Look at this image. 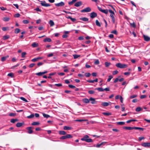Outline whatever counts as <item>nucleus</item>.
Here are the masks:
<instances>
[{
    "label": "nucleus",
    "mask_w": 150,
    "mask_h": 150,
    "mask_svg": "<svg viewBox=\"0 0 150 150\" xmlns=\"http://www.w3.org/2000/svg\"><path fill=\"white\" fill-rule=\"evenodd\" d=\"M40 124V123L39 122H34L31 123L32 125H38Z\"/></svg>",
    "instance_id": "nucleus-19"
},
{
    "label": "nucleus",
    "mask_w": 150,
    "mask_h": 150,
    "mask_svg": "<svg viewBox=\"0 0 150 150\" xmlns=\"http://www.w3.org/2000/svg\"><path fill=\"white\" fill-rule=\"evenodd\" d=\"M8 76L11 77H13L14 74L13 73H10L8 74Z\"/></svg>",
    "instance_id": "nucleus-47"
},
{
    "label": "nucleus",
    "mask_w": 150,
    "mask_h": 150,
    "mask_svg": "<svg viewBox=\"0 0 150 150\" xmlns=\"http://www.w3.org/2000/svg\"><path fill=\"white\" fill-rule=\"evenodd\" d=\"M94 63L95 64H99V61L98 59H96L94 62Z\"/></svg>",
    "instance_id": "nucleus-52"
},
{
    "label": "nucleus",
    "mask_w": 150,
    "mask_h": 150,
    "mask_svg": "<svg viewBox=\"0 0 150 150\" xmlns=\"http://www.w3.org/2000/svg\"><path fill=\"white\" fill-rule=\"evenodd\" d=\"M97 90H98L99 91H104V89L101 88H98L96 89Z\"/></svg>",
    "instance_id": "nucleus-37"
},
{
    "label": "nucleus",
    "mask_w": 150,
    "mask_h": 150,
    "mask_svg": "<svg viewBox=\"0 0 150 150\" xmlns=\"http://www.w3.org/2000/svg\"><path fill=\"white\" fill-rule=\"evenodd\" d=\"M49 24H50V26H53L54 24V22L51 20L50 21Z\"/></svg>",
    "instance_id": "nucleus-25"
},
{
    "label": "nucleus",
    "mask_w": 150,
    "mask_h": 150,
    "mask_svg": "<svg viewBox=\"0 0 150 150\" xmlns=\"http://www.w3.org/2000/svg\"><path fill=\"white\" fill-rule=\"evenodd\" d=\"M130 74V73L129 72H126L124 73V74L125 75L129 76Z\"/></svg>",
    "instance_id": "nucleus-62"
},
{
    "label": "nucleus",
    "mask_w": 150,
    "mask_h": 150,
    "mask_svg": "<svg viewBox=\"0 0 150 150\" xmlns=\"http://www.w3.org/2000/svg\"><path fill=\"white\" fill-rule=\"evenodd\" d=\"M123 128L127 130H132L134 129V127H124Z\"/></svg>",
    "instance_id": "nucleus-12"
},
{
    "label": "nucleus",
    "mask_w": 150,
    "mask_h": 150,
    "mask_svg": "<svg viewBox=\"0 0 150 150\" xmlns=\"http://www.w3.org/2000/svg\"><path fill=\"white\" fill-rule=\"evenodd\" d=\"M76 1V0H72V1H71L69 2L68 3V4L69 5H72Z\"/></svg>",
    "instance_id": "nucleus-35"
},
{
    "label": "nucleus",
    "mask_w": 150,
    "mask_h": 150,
    "mask_svg": "<svg viewBox=\"0 0 150 150\" xmlns=\"http://www.w3.org/2000/svg\"><path fill=\"white\" fill-rule=\"evenodd\" d=\"M38 59L37 58H34L31 60V61L32 62H35L38 61Z\"/></svg>",
    "instance_id": "nucleus-54"
},
{
    "label": "nucleus",
    "mask_w": 150,
    "mask_h": 150,
    "mask_svg": "<svg viewBox=\"0 0 150 150\" xmlns=\"http://www.w3.org/2000/svg\"><path fill=\"white\" fill-rule=\"evenodd\" d=\"M23 124V123H21V122H18L16 124V126L17 127H21Z\"/></svg>",
    "instance_id": "nucleus-23"
},
{
    "label": "nucleus",
    "mask_w": 150,
    "mask_h": 150,
    "mask_svg": "<svg viewBox=\"0 0 150 150\" xmlns=\"http://www.w3.org/2000/svg\"><path fill=\"white\" fill-rule=\"evenodd\" d=\"M89 137L88 135H85L82 138H81L82 141H85L86 142L90 143L93 142L91 139L89 138Z\"/></svg>",
    "instance_id": "nucleus-1"
},
{
    "label": "nucleus",
    "mask_w": 150,
    "mask_h": 150,
    "mask_svg": "<svg viewBox=\"0 0 150 150\" xmlns=\"http://www.w3.org/2000/svg\"><path fill=\"white\" fill-rule=\"evenodd\" d=\"M118 72L117 70H115L114 71L112 72V74L113 75H115L118 73Z\"/></svg>",
    "instance_id": "nucleus-56"
},
{
    "label": "nucleus",
    "mask_w": 150,
    "mask_h": 150,
    "mask_svg": "<svg viewBox=\"0 0 150 150\" xmlns=\"http://www.w3.org/2000/svg\"><path fill=\"white\" fill-rule=\"evenodd\" d=\"M58 74L59 75L63 76L65 74L63 72H59L58 73Z\"/></svg>",
    "instance_id": "nucleus-64"
},
{
    "label": "nucleus",
    "mask_w": 150,
    "mask_h": 150,
    "mask_svg": "<svg viewBox=\"0 0 150 150\" xmlns=\"http://www.w3.org/2000/svg\"><path fill=\"white\" fill-rule=\"evenodd\" d=\"M74 59H76L78 57H79L80 56L77 54H73V55Z\"/></svg>",
    "instance_id": "nucleus-41"
},
{
    "label": "nucleus",
    "mask_w": 150,
    "mask_h": 150,
    "mask_svg": "<svg viewBox=\"0 0 150 150\" xmlns=\"http://www.w3.org/2000/svg\"><path fill=\"white\" fill-rule=\"evenodd\" d=\"M82 4L81 1H78L76 2L74 4V6L76 7H79Z\"/></svg>",
    "instance_id": "nucleus-11"
},
{
    "label": "nucleus",
    "mask_w": 150,
    "mask_h": 150,
    "mask_svg": "<svg viewBox=\"0 0 150 150\" xmlns=\"http://www.w3.org/2000/svg\"><path fill=\"white\" fill-rule=\"evenodd\" d=\"M63 129L64 130H71V129L72 128L71 127L67 126H64L63 127Z\"/></svg>",
    "instance_id": "nucleus-18"
},
{
    "label": "nucleus",
    "mask_w": 150,
    "mask_h": 150,
    "mask_svg": "<svg viewBox=\"0 0 150 150\" xmlns=\"http://www.w3.org/2000/svg\"><path fill=\"white\" fill-rule=\"evenodd\" d=\"M139 129L141 131H143L144 129L140 127H134V129Z\"/></svg>",
    "instance_id": "nucleus-27"
},
{
    "label": "nucleus",
    "mask_w": 150,
    "mask_h": 150,
    "mask_svg": "<svg viewBox=\"0 0 150 150\" xmlns=\"http://www.w3.org/2000/svg\"><path fill=\"white\" fill-rule=\"evenodd\" d=\"M38 43L36 42H33L32 45V46L34 47H36L38 46Z\"/></svg>",
    "instance_id": "nucleus-24"
},
{
    "label": "nucleus",
    "mask_w": 150,
    "mask_h": 150,
    "mask_svg": "<svg viewBox=\"0 0 150 150\" xmlns=\"http://www.w3.org/2000/svg\"><path fill=\"white\" fill-rule=\"evenodd\" d=\"M20 30L18 28H16L15 29V33H18L20 32Z\"/></svg>",
    "instance_id": "nucleus-38"
},
{
    "label": "nucleus",
    "mask_w": 150,
    "mask_h": 150,
    "mask_svg": "<svg viewBox=\"0 0 150 150\" xmlns=\"http://www.w3.org/2000/svg\"><path fill=\"white\" fill-rule=\"evenodd\" d=\"M89 100H90V101H91V103L92 104H95L96 103V101L95 100V99L92 97L89 98Z\"/></svg>",
    "instance_id": "nucleus-10"
},
{
    "label": "nucleus",
    "mask_w": 150,
    "mask_h": 150,
    "mask_svg": "<svg viewBox=\"0 0 150 150\" xmlns=\"http://www.w3.org/2000/svg\"><path fill=\"white\" fill-rule=\"evenodd\" d=\"M36 75H38V76H41L43 75L42 72H39L37 73H36Z\"/></svg>",
    "instance_id": "nucleus-42"
},
{
    "label": "nucleus",
    "mask_w": 150,
    "mask_h": 150,
    "mask_svg": "<svg viewBox=\"0 0 150 150\" xmlns=\"http://www.w3.org/2000/svg\"><path fill=\"white\" fill-rule=\"evenodd\" d=\"M0 9L1 10H2V11H4V10H6V8H5L4 7H0Z\"/></svg>",
    "instance_id": "nucleus-61"
},
{
    "label": "nucleus",
    "mask_w": 150,
    "mask_h": 150,
    "mask_svg": "<svg viewBox=\"0 0 150 150\" xmlns=\"http://www.w3.org/2000/svg\"><path fill=\"white\" fill-rule=\"evenodd\" d=\"M43 63L42 62H39L37 64V65L38 66H40L43 65Z\"/></svg>",
    "instance_id": "nucleus-60"
},
{
    "label": "nucleus",
    "mask_w": 150,
    "mask_h": 150,
    "mask_svg": "<svg viewBox=\"0 0 150 150\" xmlns=\"http://www.w3.org/2000/svg\"><path fill=\"white\" fill-rule=\"evenodd\" d=\"M80 19L84 21H87L88 20V19L86 17L80 18Z\"/></svg>",
    "instance_id": "nucleus-20"
},
{
    "label": "nucleus",
    "mask_w": 150,
    "mask_h": 150,
    "mask_svg": "<svg viewBox=\"0 0 150 150\" xmlns=\"http://www.w3.org/2000/svg\"><path fill=\"white\" fill-rule=\"evenodd\" d=\"M34 116V115L33 114H31L30 115L28 116L27 117L28 118H31L33 117Z\"/></svg>",
    "instance_id": "nucleus-40"
},
{
    "label": "nucleus",
    "mask_w": 150,
    "mask_h": 150,
    "mask_svg": "<svg viewBox=\"0 0 150 150\" xmlns=\"http://www.w3.org/2000/svg\"><path fill=\"white\" fill-rule=\"evenodd\" d=\"M19 65H20V64L17 63L16 65H14V66H13V67H11V68L12 69H14L16 67L19 66Z\"/></svg>",
    "instance_id": "nucleus-49"
},
{
    "label": "nucleus",
    "mask_w": 150,
    "mask_h": 150,
    "mask_svg": "<svg viewBox=\"0 0 150 150\" xmlns=\"http://www.w3.org/2000/svg\"><path fill=\"white\" fill-rule=\"evenodd\" d=\"M20 98L21 100H22L25 102H28V100L25 99V98H24V97H21Z\"/></svg>",
    "instance_id": "nucleus-39"
},
{
    "label": "nucleus",
    "mask_w": 150,
    "mask_h": 150,
    "mask_svg": "<svg viewBox=\"0 0 150 150\" xmlns=\"http://www.w3.org/2000/svg\"><path fill=\"white\" fill-rule=\"evenodd\" d=\"M55 5L56 6L60 7L64 6L65 4L63 2L61 1L60 3L55 4Z\"/></svg>",
    "instance_id": "nucleus-5"
},
{
    "label": "nucleus",
    "mask_w": 150,
    "mask_h": 150,
    "mask_svg": "<svg viewBox=\"0 0 150 150\" xmlns=\"http://www.w3.org/2000/svg\"><path fill=\"white\" fill-rule=\"evenodd\" d=\"M43 116L45 117L48 118L50 117V116L47 114H46L44 113L42 114Z\"/></svg>",
    "instance_id": "nucleus-33"
},
{
    "label": "nucleus",
    "mask_w": 150,
    "mask_h": 150,
    "mask_svg": "<svg viewBox=\"0 0 150 150\" xmlns=\"http://www.w3.org/2000/svg\"><path fill=\"white\" fill-rule=\"evenodd\" d=\"M41 2L40 4L42 6L45 7H48L50 6V5L49 4H47L46 3L45 1H40Z\"/></svg>",
    "instance_id": "nucleus-3"
},
{
    "label": "nucleus",
    "mask_w": 150,
    "mask_h": 150,
    "mask_svg": "<svg viewBox=\"0 0 150 150\" xmlns=\"http://www.w3.org/2000/svg\"><path fill=\"white\" fill-rule=\"evenodd\" d=\"M52 41L51 39L49 38H46L43 41L44 42H51Z\"/></svg>",
    "instance_id": "nucleus-16"
},
{
    "label": "nucleus",
    "mask_w": 150,
    "mask_h": 150,
    "mask_svg": "<svg viewBox=\"0 0 150 150\" xmlns=\"http://www.w3.org/2000/svg\"><path fill=\"white\" fill-rule=\"evenodd\" d=\"M97 14L94 12L91 13L90 14V17L91 18H93L97 16Z\"/></svg>",
    "instance_id": "nucleus-6"
},
{
    "label": "nucleus",
    "mask_w": 150,
    "mask_h": 150,
    "mask_svg": "<svg viewBox=\"0 0 150 150\" xmlns=\"http://www.w3.org/2000/svg\"><path fill=\"white\" fill-rule=\"evenodd\" d=\"M101 105L103 106H107L109 105V104L108 102H104L102 103Z\"/></svg>",
    "instance_id": "nucleus-21"
},
{
    "label": "nucleus",
    "mask_w": 150,
    "mask_h": 150,
    "mask_svg": "<svg viewBox=\"0 0 150 150\" xmlns=\"http://www.w3.org/2000/svg\"><path fill=\"white\" fill-rule=\"evenodd\" d=\"M141 145L144 147H149L150 146V142L149 143H144L142 144Z\"/></svg>",
    "instance_id": "nucleus-7"
},
{
    "label": "nucleus",
    "mask_w": 150,
    "mask_h": 150,
    "mask_svg": "<svg viewBox=\"0 0 150 150\" xmlns=\"http://www.w3.org/2000/svg\"><path fill=\"white\" fill-rule=\"evenodd\" d=\"M88 93L90 94H93L95 93V91L92 90H90L88 91Z\"/></svg>",
    "instance_id": "nucleus-57"
},
{
    "label": "nucleus",
    "mask_w": 150,
    "mask_h": 150,
    "mask_svg": "<svg viewBox=\"0 0 150 150\" xmlns=\"http://www.w3.org/2000/svg\"><path fill=\"white\" fill-rule=\"evenodd\" d=\"M137 96L136 95H133L131 96H130V98H135Z\"/></svg>",
    "instance_id": "nucleus-58"
},
{
    "label": "nucleus",
    "mask_w": 150,
    "mask_h": 150,
    "mask_svg": "<svg viewBox=\"0 0 150 150\" xmlns=\"http://www.w3.org/2000/svg\"><path fill=\"white\" fill-rule=\"evenodd\" d=\"M9 57L8 55H7L5 57H2L1 58V61L2 62L5 61Z\"/></svg>",
    "instance_id": "nucleus-17"
},
{
    "label": "nucleus",
    "mask_w": 150,
    "mask_h": 150,
    "mask_svg": "<svg viewBox=\"0 0 150 150\" xmlns=\"http://www.w3.org/2000/svg\"><path fill=\"white\" fill-rule=\"evenodd\" d=\"M8 29V27H3L2 28V30L3 31H5L7 30Z\"/></svg>",
    "instance_id": "nucleus-63"
},
{
    "label": "nucleus",
    "mask_w": 150,
    "mask_h": 150,
    "mask_svg": "<svg viewBox=\"0 0 150 150\" xmlns=\"http://www.w3.org/2000/svg\"><path fill=\"white\" fill-rule=\"evenodd\" d=\"M18 120L17 119H12L11 120V122L13 123H14L18 121Z\"/></svg>",
    "instance_id": "nucleus-30"
},
{
    "label": "nucleus",
    "mask_w": 150,
    "mask_h": 150,
    "mask_svg": "<svg viewBox=\"0 0 150 150\" xmlns=\"http://www.w3.org/2000/svg\"><path fill=\"white\" fill-rule=\"evenodd\" d=\"M91 10V8L89 7L86 8L81 11L82 12H90Z\"/></svg>",
    "instance_id": "nucleus-4"
},
{
    "label": "nucleus",
    "mask_w": 150,
    "mask_h": 150,
    "mask_svg": "<svg viewBox=\"0 0 150 150\" xmlns=\"http://www.w3.org/2000/svg\"><path fill=\"white\" fill-rule=\"evenodd\" d=\"M116 66L120 68L123 69L127 68V65L126 64H122L121 63H118L115 65Z\"/></svg>",
    "instance_id": "nucleus-2"
},
{
    "label": "nucleus",
    "mask_w": 150,
    "mask_h": 150,
    "mask_svg": "<svg viewBox=\"0 0 150 150\" xmlns=\"http://www.w3.org/2000/svg\"><path fill=\"white\" fill-rule=\"evenodd\" d=\"M102 114L105 115L109 116L111 115V113L109 112H103Z\"/></svg>",
    "instance_id": "nucleus-22"
},
{
    "label": "nucleus",
    "mask_w": 150,
    "mask_h": 150,
    "mask_svg": "<svg viewBox=\"0 0 150 150\" xmlns=\"http://www.w3.org/2000/svg\"><path fill=\"white\" fill-rule=\"evenodd\" d=\"M9 20V18L8 17H4L3 18V20L5 21H8Z\"/></svg>",
    "instance_id": "nucleus-45"
},
{
    "label": "nucleus",
    "mask_w": 150,
    "mask_h": 150,
    "mask_svg": "<svg viewBox=\"0 0 150 150\" xmlns=\"http://www.w3.org/2000/svg\"><path fill=\"white\" fill-rule=\"evenodd\" d=\"M130 25L132 27H133L134 28H135L136 27V25L134 22H133V23H131Z\"/></svg>",
    "instance_id": "nucleus-50"
},
{
    "label": "nucleus",
    "mask_w": 150,
    "mask_h": 150,
    "mask_svg": "<svg viewBox=\"0 0 150 150\" xmlns=\"http://www.w3.org/2000/svg\"><path fill=\"white\" fill-rule=\"evenodd\" d=\"M111 18L112 20V23H114L115 22V20L114 17V16L113 17H111Z\"/></svg>",
    "instance_id": "nucleus-59"
},
{
    "label": "nucleus",
    "mask_w": 150,
    "mask_h": 150,
    "mask_svg": "<svg viewBox=\"0 0 150 150\" xmlns=\"http://www.w3.org/2000/svg\"><path fill=\"white\" fill-rule=\"evenodd\" d=\"M20 16V15L19 13H17L15 14L14 15V17H15L18 18V17H19Z\"/></svg>",
    "instance_id": "nucleus-55"
},
{
    "label": "nucleus",
    "mask_w": 150,
    "mask_h": 150,
    "mask_svg": "<svg viewBox=\"0 0 150 150\" xmlns=\"http://www.w3.org/2000/svg\"><path fill=\"white\" fill-rule=\"evenodd\" d=\"M143 38L144 40L146 41H149L150 40V38L148 36L144 35Z\"/></svg>",
    "instance_id": "nucleus-8"
},
{
    "label": "nucleus",
    "mask_w": 150,
    "mask_h": 150,
    "mask_svg": "<svg viewBox=\"0 0 150 150\" xmlns=\"http://www.w3.org/2000/svg\"><path fill=\"white\" fill-rule=\"evenodd\" d=\"M23 22L24 24H27L29 22L27 20H25L23 21Z\"/></svg>",
    "instance_id": "nucleus-53"
},
{
    "label": "nucleus",
    "mask_w": 150,
    "mask_h": 150,
    "mask_svg": "<svg viewBox=\"0 0 150 150\" xmlns=\"http://www.w3.org/2000/svg\"><path fill=\"white\" fill-rule=\"evenodd\" d=\"M90 101L89 100V99H88L87 98H84L83 99V101L85 103H88Z\"/></svg>",
    "instance_id": "nucleus-15"
},
{
    "label": "nucleus",
    "mask_w": 150,
    "mask_h": 150,
    "mask_svg": "<svg viewBox=\"0 0 150 150\" xmlns=\"http://www.w3.org/2000/svg\"><path fill=\"white\" fill-rule=\"evenodd\" d=\"M9 38V36L8 35L4 36L3 37V39L4 40H6L8 39Z\"/></svg>",
    "instance_id": "nucleus-29"
},
{
    "label": "nucleus",
    "mask_w": 150,
    "mask_h": 150,
    "mask_svg": "<svg viewBox=\"0 0 150 150\" xmlns=\"http://www.w3.org/2000/svg\"><path fill=\"white\" fill-rule=\"evenodd\" d=\"M113 76H109L108 77V78L107 80L108 82H109L111 80V79L112 78Z\"/></svg>",
    "instance_id": "nucleus-44"
},
{
    "label": "nucleus",
    "mask_w": 150,
    "mask_h": 150,
    "mask_svg": "<svg viewBox=\"0 0 150 150\" xmlns=\"http://www.w3.org/2000/svg\"><path fill=\"white\" fill-rule=\"evenodd\" d=\"M106 143H107V142H101V143H100V144H97L96 145V146L97 147H100L101 146L105 145Z\"/></svg>",
    "instance_id": "nucleus-9"
},
{
    "label": "nucleus",
    "mask_w": 150,
    "mask_h": 150,
    "mask_svg": "<svg viewBox=\"0 0 150 150\" xmlns=\"http://www.w3.org/2000/svg\"><path fill=\"white\" fill-rule=\"evenodd\" d=\"M96 25L97 26H98L99 27L101 26V24L98 20H96Z\"/></svg>",
    "instance_id": "nucleus-31"
},
{
    "label": "nucleus",
    "mask_w": 150,
    "mask_h": 150,
    "mask_svg": "<svg viewBox=\"0 0 150 150\" xmlns=\"http://www.w3.org/2000/svg\"><path fill=\"white\" fill-rule=\"evenodd\" d=\"M26 53L25 52H23L22 53L21 57H22L23 58L25 57V55L26 54Z\"/></svg>",
    "instance_id": "nucleus-48"
},
{
    "label": "nucleus",
    "mask_w": 150,
    "mask_h": 150,
    "mask_svg": "<svg viewBox=\"0 0 150 150\" xmlns=\"http://www.w3.org/2000/svg\"><path fill=\"white\" fill-rule=\"evenodd\" d=\"M91 75V74L89 73H86L85 74V76L86 77H89Z\"/></svg>",
    "instance_id": "nucleus-43"
},
{
    "label": "nucleus",
    "mask_w": 150,
    "mask_h": 150,
    "mask_svg": "<svg viewBox=\"0 0 150 150\" xmlns=\"http://www.w3.org/2000/svg\"><path fill=\"white\" fill-rule=\"evenodd\" d=\"M59 133L60 135H64L66 134L67 133L66 132L64 131H59Z\"/></svg>",
    "instance_id": "nucleus-14"
},
{
    "label": "nucleus",
    "mask_w": 150,
    "mask_h": 150,
    "mask_svg": "<svg viewBox=\"0 0 150 150\" xmlns=\"http://www.w3.org/2000/svg\"><path fill=\"white\" fill-rule=\"evenodd\" d=\"M66 135L68 139L72 138L73 137L72 136L71 134H67Z\"/></svg>",
    "instance_id": "nucleus-46"
},
{
    "label": "nucleus",
    "mask_w": 150,
    "mask_h": 150,
    "mask_svg": "<svg viewBox=\"0 0 150 150\" xmlns=\"http://www.w3.org/2000/svg\"><path fill=\"white\" fill-rule=\"evenodd\" d=\"M69 87L71 88H76V87L74 86H73L71 85H69Z\"/></svg>",
    "instance_id": "nucleus-51"
},
{
    "label": "nucleus",
    "mask_w": 150,
    "mask_h": 150,
    "mask_svg": "<svg viewBox=\"0 0 150 150\" xmlns=\"http://www.w3.org/2000/svg\"><path fill=\"white\" fill-rule=\"evenodd\" d=\"M137 121V120H136L132 119V120H129L127 121L126 122L127 123H129L130 122H134V121Z\"/></svg>",
    "instance_id": "nucleus-34"
},
{
    "label": "nucleus",
    "mask_w": 150,
    "mask_h": 150,
    "mask_svg": "<svg viewBox=\"0 0 150 150\" xmlns=\"http://www.w3.org/2000/svg\"><path fill=\"white\" fill-rule=\"evenodd\" d=\"M31 128H29V127L26 128V129L28 130V133L29 134H31L33 133V131L31 129Z\"/></svg>",
    "instance_id": "nucleus-13"
},
{
    "label": "nucleus",
    "mask_w": 150,
    "mask_h": 150,
    "mask_svg": "<svg viewBox=\"0 0 150 150\" xmlns=\"http://www.w3.org/2000/svg\"><path fill=\"white\" fill-rule=\"evenodd\" d=\"M101 12L105 14H107L108 13V11L107 9H103L102 11Z\"/></svg>",
    "instance_id": "nucleus-32"
},
{
    "label": "nucleus",
    "mask_w": 150,
    "mask_h": 150,
    "mask_svg": "<svg viewBox=\"0 0 150 150\" xmlns=\"http://www.w3.org/2000/svg\"><path fill=\"white\" fill-rule=\"evenodd\" d=\"M142 108L140 107H137L135 110L137 112H139L141 110Z\"/></svg>",
    "instance_id": "nucleus-36"
},
{
    "label": "nucleus",
    "mask_w": 150,
    "mask_h": 150,
    "mask_svg": "<svg viewBox=\"0 0 150 150\" xmlns=\"http://www.w3.org/2000/svg\"><path fill=\"white\" fill-rule=\"evenodd\" d=\"M125 124V122H117V125H122Z\"/></svg>",
    "instance_id": "nucleus-26"
},
{
    "label": "nucleus",
    "mask_w": 150,
    "mask_h": 150,
    "mask_svg": "<svg viewBox=\"0 0 150 150\" xmlns=\"http://www.w3.org/2000/svg\"><path fill=\"white\" fill-rule=\"evenodd\" d=\"M105 64L106 67H108L110 65L111 63L110 62H105Z\"/></svg>",
    "instance_id": "nucleus-28"
}]
</instances>
